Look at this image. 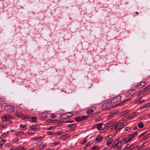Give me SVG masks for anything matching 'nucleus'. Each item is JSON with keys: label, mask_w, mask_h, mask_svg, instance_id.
Here are the masks:
<instances>
[{"label": "nucleus", "mask_w": 150, "mask_h": 150, "mask_svg": "<svg viewBox=\"0 0 150 150\" xmlns=\"http://www.w3.org/2000/svg\"><path fill=\"white\" fill-rule=\"evenodd\" d=\"M6 125H0V128H4L5 127Z\"/></svg>", "instance_id": "49530a36"}, {"label": "nucleus", "mask_w": 150, "mask_h": 150, "mask_svg": "<svg viewBox=\"0 0 150 150\" xmlns=\"http://www.w3.org/2000/svg\"><path fill=\"white\" fill-rule=\"evenodd\" d=\"M1 141L3 143H4V144L6 142V140L5 139H2Z\"/></svg>", "instance_id": "052dcab7"}, {"label": "nucleus", "mask_w": 150, "mask_h": 150, "mask_svg": "<svg viewBox=\"0 0 150 150\" xmlns=\"http://www.w3.org/2000/svg\"><path fill=\"white\" fill-rule=\"evenodd\" d=\"M112 138V136L111 135H109L107 136V137H106L105 138V140H108L109 139H110L111 138Z\"/></svg>", "instance_id": "58836bf2"}, {"label": "nucleus", "mask_w": 150, "mask_h": 150, "mask_svg": "<svg viewBox=\"0 0 150 150\" xmlns=\"http://www.w3.org/2000/svg\"><path fill=\"white\" fill-rule=\"evenodd\" d=\"M16 115L19 118H21L24 115L23 114L22 112L18 113L16 114Z\"/></svg>", "instance_id": "4be33fe9"}, {"label": "nucleus", "mask_w": 150, "mask_h": 150, "mask_svg": "<svg viewBox=\"0 0 150 150\" xmlns=\"http://www.w3.org/2000/svg\"><path fill=\"white\" fill-rule=\"evenodd\" d=\"M50 117L52 118H55L56 117V116L54 114H52L50 115Z\"/></svg>", "instance_id": "a19ab883"}, {"label": "nucleus", "mask_w": 150, "mask_h": 150, "mask_svg": "<svg viewBox=\"0 0 150 150\" xmlns=\"http://www.w3.org/2000/svg\"><path fill=\"white\" fill-rule=\"evenodd\" d=\"M46 133L47 134H52V132L47 131Z\"/></svg>", "instance_id": "8fccbe9b"}, {"label": "nucleus", "mask_w": 150, "mask_h": 150, "mask_svg": "<svg viewBox=\"0 0 150 150\" xmlns=\"http://www.w3.org/2000/svg\"><path fill=\"white\" fill-rule=\"evenodd\" d=\"M138 126L139 128H142L143 127V123L142 122H141L138 124Z\"/></svg>", "instance_id": "bb28decb"}, {"label": "nucleus", "mask_w": 150, "mask_h": 150, "mask_svg": "<svg viewBox=\"0 0 150 150\" xmlns=\"http://www.w3.org/2000/svg\"><path fill=\"white\" fill-rule=\"evenodd\" d=\"M92 144L91 142H89L84 147V149H86L87 147L90 146Z\"/></svg>", "instance_id": "473e14b6"}, {"label": "nucleus", "mask_w": 150, "mask_h": 150, "mask_svg": "<svg viewBox=\"0 0 150 150\" xmlns=\"http://www.w3.org/2000/svg\"><path fill=\"white\" fill-rule=\"evenodd\" d=\"M24 132H18L14 133L15 135L16 136H21L24 134Z\"/></svg>", "instance_id": "f3484780"}, {"label": "nucleus", "mask_w": 150, "mask_h": 150, "mask_svg": "<svg viewBox=\"0 0 150 150\" xmlns=\"http://www.w3.org/2000/svg\"><path fill=\"white\" fill-rule=\"evenodd\" d=\"M10 131L11 132H15V131L14 129H11Z\"/></svg>", "instance_id": "680f3d73"}, {"label": "nucleus", "mask_w": 150, "mask_h": 150, "mask_svg": "<svg viewBox=\"0 0 150 150\" xmlns=\"http://www.w3.org/2000/svg\"><path fill=\"white\" fill-rule=\"evenodd\" d=\"M125 126V125L123 124L122 122H120L118 123L116 126L112 128V130H115L119 129H120L121 128L124 127Z\"/></svg>", "instance_id": "39448f33"}, {"label": "nucleus", "mask_w": 150, "mask_h": 150, "mask_svg": "<svg viewBox=\"0 0 150 150\" xmlns=\"http://www.w3.org/2000/svg\"><path fill=\"white\" fill-rule=\"evenodd\" d=\"M89 116H82L81 119H82V121H84L85 120H86L87 119V118L89 117Z\"/></svg>", "instance_id": "c756f323"}, {"label": "nucleus", "mask_w": 150, "mask_h": 150, "mask_svg": "<svg viewBox=\"0 0 150 150\" xmlns=\"http://www.w3.org/2000/svg\"><path fill=\"white\" fill-rule=\"evenodd\" d=\"M75 124H69L67 125L68 127H70L72 128H75L76 126Z\"/></svg>", "instance_id": "cd10ccee"}, {"label": "nucleus", "mask_w": 150, "mask_h": 150, "mask_svg": "<svg viewBox=\"0 0 150 150\" xmlns=\"http://www.w3.org/2000/svg\"><path fill=\"white\" fill-rule=\"evenodd\" d=\"M136 90L135 89H132L129 91L127 94V96H131L134 95L136 93Z\"/></svg>", "instance_id": "9d476101"}, {"label": "nucleus", "mask_w": 150, "mask_h": 150, "mask_svg": "<svg viewBox=\"0 0 150 150\" xmlns=\"http://www.w3.org/2000/svg\"><path fill=\"white\" fill-rule=\"evenodd\" d=\"M94 110L92 109H90L89 110H88L87 111V114L89 115L91 113L93 112H94Z\"/></svg>", "instance_id": "393cba45"}, {"label": "nucleus", "mask_w": 150, "mask_h": 150, "mask_svg": "<svg viewBox=\"0 0 150 150\" xmlns=\"http://www.w3.org/2000/svg\"><path fill=\"white\" fill-rule=\"evenodd\" d=\"M145 150H150V148H147Z\"/></svg>", "instance_id": "e2e57ef3"}, {"label": "nucleus", "mask_w": 150, "mask_h": 150, "mask_svg": "<svg viewBox=\"0 0 150 150\" xmlns=\"http://www.w3.org/2000/svg\"><path fill=\"white\" fill-rule=\"evenodd\" d=\"M146 85V83L144 82H142L138 83V84L135 85V87L137 89H140Z\"/></svg>", "instance_id": "423d86ee"}, {"label": "nucleus", "mask_w": 150, "mask_h": 150, "mask_svg": "<svg viewBox=\"0 0 150 150\" xmlns=\"http://www.w3.org/2000/svg\"><path fill=\"white\" fill-rule=\"evenodd\" d=\"M146 132H144L142 133V134H140V136H139V137H142V136H143L144 135V134H145V133Z\"/></svg>", "instance_id": "3c124183"}, {"label": "nucleus", "mask_w": 150, "mask_h": 150, "mask_svg": "<svg viewBox=\"0 0 150 150\" xmlns=\"http://www.w3.org/2000/svg\"><path fill=\"white\" fill-rule=\"evenodd\" d=\"M149 88H150V85L144 88L143 90V92L145 93H148L150 92V90H148V89Z\"/></svg>", "instance_id": "4468645a"}, {"label": "nucleus", "mask_w": 150, "mask_h": 150, "mask_svg": "<svg viewBox=\"0 0 150 150\" xmlns=\"http://www.w3.org/2000/svg\"><path fill=\"white\" fill-rule=\"evenodd\" d=\"M102 125V123H100L96 125L97 129L98 130H100L101 129Z\"/></svg>", "instance_id": "aec40b11"}, {"label": "nucleus", "mask_w": 150, "mask_h": 150, "mask_svg": "<svg viewBox=\"0 0 150 150\" xmlns=\"http://www.w3.org/2000/svg\"><path fill=\"white\" fill-rule=\"evenodd\" d=\"M74 122V120H71V121H66L65 122L66 123H71V122Z\"/></svg>", "instance_id": "a18cd8bd"}, {"label": "nucleus", "mask_w": 150, "mask_h": 150, "mask_svg": "<svg viewBox=\"0 0 150 150\" xmlns=\"http://www.w3.org/2000/svg\"><path fill=\"white\" fill-rule=\"evenodd\" d=\"M145 144V143H144L142 145L141 147H140L139 146H137L134 148V150H138L139 149H140L141 148L144 146V145Z\"/></svg>", "instance_id": "2f4dec72"}, {"label": "nucleus", "mask_w": 150, "mask_h": 150, "mask_svg": "<svg viewBox=\"0 0 150 150\" xmlns=\"http://www.w3.org/2000/svg\"><path fill=\"white\" fill-rule=\"evenodd\" d=\"M73 114L71 112H68L63 114L60 116V117L63 119H66L72 117Z\"/></svg>", "instance_id": "7ed1b4c3"}, {"label": "nucleus", "mask_w": 150, "mask_h": 150, "mask_svg": "<svg viewBox=\"0 0 150 150\" xmlns=\"http://www.w3.org/2000/svg\"><path fill=\"white\" fill-rule=\"evenodd\" d=\"M130 128L129 127H126L125 128V130L126 131H129L130 130Z\"/></svg>", "instance_id": "79ce46f5"}, {"label": "nucleus", "mask_w": 150, "mask_h": 150, "mask_svg": "<svg viewBox=\"0 0 150 150\" xmlns=\"http://www.w3.org/2000/svg\"><path fill=\"white\" fill-rule=\"evenodd\" d=\"M63 133V131H62L60 132H58L57 133H56V134L57 135H60Z\"/></svg>", "instance_id": "e433bc0d"}, {"label": "nucleus", "mask_w": 150, "mask_h": 150, "mask_svg": "<svg viewBox=\"0 0 150 150\" xmlns=\"http://www.w3.org/2000/svg\"><path fill=\"white\" fill-rule=\"evenodd\" d=\"M53 128V127H51L48 128H47L46 129L47 130H51Z\"/></svg>", "instance_id": "6e6d98bb"}, {"label": "nucleus", "mask_w": 150, "mask_h": 150, "mask_svg": "<svg viewBox=\"0 0 150 150\" xmlns=\"http://www.w3.org/2000/svg\"><path fill=\"white\" fill-rule=\"evenodd\" d=\"M133 134H134L135 136H137L138 134V132H135L133 133Z\"/></svg>", "instance_id": "4d7b16f0"}, {"label": "nucleus", "mask_w": 150, "mask_h": 150, "mask_svg": "<svg viewBox=\"0 0 150 150\" xmlns=\"http://www.w3.org/2000/svg\"><path fill=\"white\" fill-rule=\"evenodd\" d=\"M86 139H83V142H82V144H83V143H85L86 141Z\"/></svg>", "instance_id": "864d4df0"}, {"label": "nucleus", "mask_w": 150, "mask_h": 150, "mask_svg": "<svg viewBox=\"0 0 150 150\" xmlns=\"http://www.w3.org/2000/svg\"><path fill=\"white\" fill-rule=\"evenodd\" d=\"M114 140L112 139L109 140L106 143V145L107 146H109L110 144H111L113 141Z\"/></svg>", "instance_id": "a878e982"}, {"label": "nucleus", "mask_w": 150, "mask_h": 150, "mask_svg": "<svg viewBox=\"0 0 150 150\" xmlns=\"http://www.w3.org/2000/svg\"><path fill=\"white\" fill-rule=\"evenodd\" d=\"M4 144V143H3L1 141L0 142V148H1V146Z\"/></svg>", "instance_id": "603ef678"}, {"label": "nucleus", "mask_w": 150, "mask_h": 150, "mask_svg": "<svg viewBox=\"0 0 150 150\" xmlns=\"http://www.w3.org/2000/svg\"><path fill=\"white\" fill-rule=\"evenodd\" d=\"M137 129V126H136L134 127L133 128V130H136V129Z\"/></svg>", "instance_id": "13d9d810"}, {"label": "nucleus", "mask_w": 150, "mask_h": 150, "mask_svg": "<svg viewBox=\"0 0 150 150\" xmlns=\"http://www.w3.org/2000/svg\"><path fill=\"white\" fill-rule=\"evenodd\" d=\"M81 120V117H80L76 118L75 119V120L77 122L82 121Z\"/></svg>", "instance_id": "7c9ffc66"}, {"label": "nucleus", "mask_w": 150, "mask_h": 150, "mask_svg": "<svg viewBox=\"0 0 150 150\" xmlns=\"http://www.w3.org/2000/svg\"><path fill=\"white\" fill-rule=\"evenodd\" d=\"M136 136L134 134H132L129 135L127 137H124V138H125L126 141L128 143L132 139V138H134Z\"/></svg>", "instance_id": "1a4fd4ad"}, {"label": "nucleus", "mask_w": 150, "mask_h": 150, "mask_svg": "<svg viewBox=\"0 0 150 150\" xmlns=\"http://www.w3.org/2000/svg\"><path fill=\"white\" fill-rule=\"evenodd\" d=\"M130 100V99H126L125 100H123L122 102L123 103H125V102H129V101Z\"/></svg>", "instance_id": "4c0bfd02"}, {"label": "nucleus", "mask_w": 150, "mask_h": 150, "mask_svg": "<svg viewBox=\"0 0 150 150\" xmlns=\"http://www.w3.org/2000/svg\"><path fill=\"white\" fill-rule=\"evenodd\" d=\"M135 13L136 14H137V15H138V14H139L138 12H137V11H136Z\"/></svg>", "instance_id": "338daca9"}, {"label": "nucleus", "mask_w": 150, "mask_h": 150, "mask_svg": "<svg viewBox=\"0 0 150 150\" xmlns=\"http://www.w3.org/2000/svg\"><path fill=\"white\" fill-rule=\"evenodd\" d=\"M112 104H103L101 107V109L102 110H105L109 107V105H111Z\"/></svg>", "instance_id": "f8f14e48"}, {"label": "nucleus", "mask_w": 150, "mask_h": 150, "mask_svg": "<svg viewBox=\"0 0 150 150\" xmlns=\"http://www.w3.org/2000/svg\"><path fill=\"white\" fill-rule=\"evenodd\" d=\"M121 99V96H119L115 98L107 101V103H117L119 102Z\"/></svg>", "instance_id": "f03ea898"}, {"label": "nucleus", "mask_w": 150, "mask_h": 150, "mask_svg": "<svg viewBox=\"0 0 150 150\" xmlns=\"http://www.w3.org/2000/svg\"><path fill=\"white\" fill-rule=\"evenodd\" d=\"M128 110H126L125 111H123L121 112V115H124L125 114H127V113H128Z\"/></svg>", "instance_id": "f704fd0d"}, {"label": "nucleus", "mask_w": 150, "mask_h": 150, "mask_svg": "<svg viewBox=\"0 0 150 150\" xmlns=\"http://www.w3.org/2000/svg\"><path fill=\"white\" fill-rule=\"evenodd\" d=\"M149 134H148L146 135L144 138V141L146 140L149 137Z\"/></svg>", "instance_id": "37998d69"}, {"label": "nucleus", "mask_w": 150, "mask_h": 150, "mask_svg": "<svg viewBox=\"0 0 150 150\" xmlns=\"http://www.w3.org/2000/svg\"><path fill=\"white\" fill-rule=\"evenodd\" d=\"M5 110L8 112H13L14 110V108L10 105L5 106L4 108Z\"/></svg>", "instance_id": "6e6552de"}, {"label": "nucleus", "mask_w": 150, "mask_h": 150, "mask_svg": "<svg viewBox=\"0 0 150 150\" xmlns=\"http://www.w3.org/2000/svg\"><path fill=\"white\" fill-rule=\"evenodd\" d=\"M53 120H46V121L45 123H53Z\"/></svg>", "instance_id": "c9c22d12"}, {"label": "nucleus", "mask_w": 150, "mask_h": 150, "mask_svg": "<svg viewBox=\"0 0 150 150\" xmlns=\"http://www.w3.org/2000/svg\"><path fill=\"white\" fill-rule=\"evenodd\" d=\"M30 121L31 122H36L37 120L36 117H31L30 119Z\"/></svg>", "instance_id": "a211bd4d"}, {"label": "nucleus", "mask_w": 150, "mask_h": 150, "mask_svg": "<svg viewBox=\"0 0 150 150\" xmlns=\"http://www.w3.org/2000/svg\"><path fill=\"white\" fill-rule=\"evenodd\" d=\"M99 149V147L96 146H93L91 150H98Z\"/></svg>", "instance_id": "72a5a7b5"}, {"label": "nucleus", "mask_w": 150, "mask_h": 150, "mask_svg": "<svg viewBox=\"0 0 150 150\" xmlns=\"http://www.w3.org/2000/svg\"><path fill=\"white\" fill-rule=\"evenodd\" d=\"M103 138L102 135H100L97 137L96 138V141L100 142L102 140Z\"/></svg>", "instance_id": "dca6fc26"}, {"label": "nucleus", "mask_w": 150, "mask_h": 150, "mask_svg": "<svg viewBox=\"0 0 150 150\" xmlns=\"http://www.w3.org/2000/svg\"><path fill=\"white\" fill-rule=\"evenodd\" d=\"M5 102V100L4 98H1L0 99V102Z\"/></svg>", "instance_id": "c03bdc74"}, {"label": "nucleus", "mask_w": 150, "mask_h": 150, "mask_svg": "<svg viewBox=\"0 0 150 150\" xmlns=\"http://www.w3.org/2000/svg\"><path fill=\"white\" fill-rule=\"evenodd\" d=\"M18 141V139L17 138L15 139L13 141L14 142H16Z\"/></svg>", "instance_id": "5fc2aeb1"}, {"label": "nucleus", "mask_w": 150, "mask_h": 150, "mask_svg": "<svg viewBox=\"0 0 150 150\" xmlns=\"http://www.w3.org/2000/svg\"><path fill=\"white\" fill-rule=\"evenodd\" d=\"M139 98L137 99V101H138V102L137 103H143L146 102V100H141V98Z\"/></svg>", "instance_id": "6ab92c4d"}, {"label": "nucleus", "mask_w": 150, "mask_h": 150, "mask_svg": "<svg viewBox=\"0 0 150 150\" xmlns=\"http://www.w3.org/2000/svg\"><path fill=\"white\" fill-rule=\"evenodd\" d=\"M115 142H116V144L113 146V147L115 149H120L122 143L125 144L127 143L124 136L120 137L119 139H117L115 141Z\"/></svg>", "instance_id": "f257e3e1"}, {"label": "nucleus", "mask_w": 150, "mask_h": 150, "mask_svg": "<svg viewBox=\"0 0 150 150\" xmlns=\"http://www.w3.org/2000/svg\"><path fill=\"white\" fill-rule=\"evenodd\" d=\"M9 145V144H6V145L7 146H8Z\"/></svg>", "instance_id": "774afa93"}, {"label": "nucleus", "mask_w": 150, "mask_h": 150, "mask_svg": "<svg viewBox=\"0 0 150 150\" xmlns=\"http://www.w3.org/2000/svg\"><path fill=\"white\" fill-rule=\"evenodd\" d=\"M26 126L25 125H20V128L21 129V128H23L24 127H25Z\"/></svg>", "instance_id": "09e8293b"}, {"label": "nucleus", "mask_w": 150, "mask_h": 150, "mask_svg": "<svg viewBox=\"0 0 150 150\" xmlns=\"http://www.w3.org/2000/svg\"><path fill=\"white\" fill-rule=\"evenodd\" d=\"M24 147L23 146H19L18 149V150H25V149L24 148Z\"/></svg>", "instance_id": "ea45409f"}, {"label": "nucleus", "mask_w": 150, "mask_h": 150, "mask_svg": "<svg viewBox=\"0 0 150 150\" xmlns=\"http://www.w3.org/2000/svg\"><path fill=\"white\" fill-rule=\"evenodd\" d=\"M138 114V112H134L131 114L128 117V118L129 119H132L133 117L137 116Z\"/></svg>", "instance_id": "2eb2a0df"}, {"label": "nucleus", "mask_w": 150, "mask_h": 150, "mask_svg": "<svg viewBox=\"0 0 150 150\" xmlns=\"http://www.w3.org/2000/svg\"><path fill=\"white\" fill-rule=\"evenodd\" d=\"M10 150H14L13 148H11L10 149Z\"/></svg>", "instance_id": "69168bd1"}, {"label": "nucleus", "mask_w": 150, "mask_h": 150, "mask_svg": "<svg viewBox=\"0 0 150 150\" xmlns=\"http://www.w3.org/2000/svg\"><path fill=\"white\" fill-rule=\"evenodd\" d=\"M134 144H127L123 149V150H126L128 149L129 150H132L134 148Z\"/></svg>", "instance_id": "0eeeda50"}, {"label": "nucleus", "mask_w": 150, "mask_h": 150, "mask_svg": "<svg viewBox=\"0 0 150 150\" xmlns=\"http://www.w3.org/2000/svg\"><path fill=\"white\" fill-rule=\"evenodd\" d=\"M42 137H34L32 138L33 141H39L42 140Z\"/></svg>", "instance_id": "ddd939ff"}, {"label": "nucleus", "mask_w": 150, "mask_h": 150, "mask_svg": "<svg viewBox=\"0 0 150 150\" xmlns=\"http://www.w3.org/2000/svg\"><path fill=\"white\" fill-rule=\"evenodd\" d=\"M23 119L25 121H27L28 120L29 118L27 117H25Z\"/></svg>", "instance_id": "de8ad7c7"}, {"label": "nucleus", "mask_w": 150, "mask_h": 150, "mask_svg": "<svg viewBox=\"0 0 150 150\" xmlns=\"http://www.w3.org/2000/svg\"><path fill=\"white\" fill-rule=\"evenodd\" d=\"M60 144V142H54L52 144V146H55Z\"/></svg>", "instance_id": "b1692460"}, {"label": "nucleus", "mask_w": 150, "mask_h": 150, "mask_svg": "<svg viewBox=\"0 0 150 150\" xmlns=\"http://www.w3.org/2000/svg\"><path fill=\"white\" fill-rule=\"evenodd\" d=\"M144 117V116H142L141 117V120H142V119H143Z\"/></svg>", "instance_id": "0e129e2a"}, {"label": "nucleus", "mask_w": 150, "mask_h": 150, "mask_svg": "<svg viewBox=\"0 0 150 150\" xmlns=\"http://www.w3.org/2000/svg\"><path fill=\"white\" fill-rule=\"evenodd\" d=\"M40 116L43 117H46L47 116V113L46 112H44L41 114Z\"/></svg>", "instance_id": "5701e85b"}, {"label": "nucleus", "mask_w": 150, "mask_h": 150, "mask_svg": "<svg viewBox=\"0 0 150 150\" xmlns=\"http://www.w3.org/2000/svg\"><path fill=\"white\" fill-rule=\"evenodd\" d=\"M27 132L28 134L30 135H33L35 134V132H33L32 129H29Z\"/></svg>", "instance_id": "412c9836"}, {"label": "nucleus", "mask_w": 150, "mask_h": 150, "mask_svg": "<svg viewBox=\"0 0 150 150\" xmlns=\"http://www.w3.org/2000/svg\"><path fill=\"white\" fill-rule=\"evenodd\" d=\"M2 135L4 137H6L8 135V133L7 132L4 133H2Z\"/></svg>", "instance_id": "c85d7f7f"}, {"label": "nucleus", "mask_w": 150, "mask_h": 150, "mask_svg": "<svg viewBox=\"0 0 150 150\" xmlns=\"http://www.w3.org/2000/svg\"><path fill=\"white\" fill-rule=\"evenodd\" d=\"M47 145L46 144H44L42 145L43 148H44L47 146Z\"/></svg>", "instance_id": "bf43d9fd"}, {"label": "nucleus", "mask_w": 150, "mask_h": 150, "mask_svg": "<svg viewBox=\"0 0 150 150\" xmlns=\"http://www.w3.org/2000/svg\"><path fill=\"white\" fill-rule=\"evenodd\" d=\"M12 118H13L12 116L7 114H5L1 117L2 120L4 122L8 121Z\"/></svg>", "instance_id": "20e7f679"}, {"label": "nucleus", "mask_w": 150, "mask_h": 150, "mask_svg": "<svg viewBox=\"0 0 150 150\" xmlns=\"http://www.w3.org/2000/svg\"><path fill=\"white\" fill-rule=\"evenodd\" d=\"M40 126L36 125H32L30 127V128L33 130L39 129L40 128Z\"/></svg>", "instance_id": "9b49d317"}]
</instances>
